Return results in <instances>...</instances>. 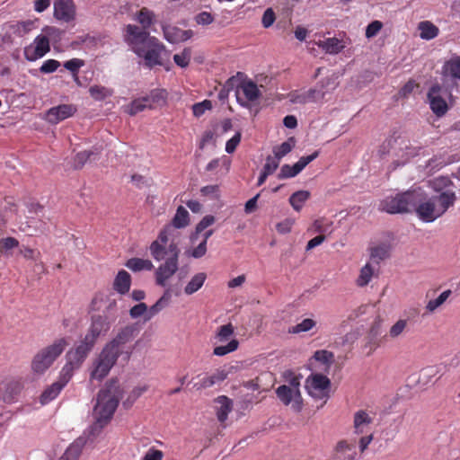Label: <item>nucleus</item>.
Returning a JSON list of instances; mask_svg holds the SVG:
<instances>
[{"instance_id":"nucleus-1","label":"nucleus","mask_w":460,"mask_h":460,"mask_svg":"<svg viewBox=\"0 0 460 460\" xmlns=\"http://www.w3.org/2000/svg\"><path fill=\"white\" fill-rule=\"evenodd\" d=\"M137 333L134 324L120 328L116 336L102 349L99 357L93 363L91 378L101 381L116 364L118 358L124 353L127 343L132 341Z\"/></svg>"},{"instance_id":"nucleus-2","label":"nucleus","mask_w":460,"mask_h":460,"mask_svg":"<svg viewBox=\"0 0 460 460\" xmlns=\"http://www.w3.org/2000/svg\"><path fill=\"white\" fill-rule=\"evenodd\" d=\"M122 394L119 383L114 380L106 384L105 387L99 392L97 402L93 408L95 423L93 426V431H100L111 420Z\"/></svg>"},{"instance_id":"nucleus-3","label":"nucleus","mask_w":460,"mask_h":460,"mask_svg":"<svg viewBox=\"0 0 460 460\" xmlns=\"http://www.w3.org/2000/svg\"><path fill=\"white\" fill-rule=\"evenodd\" d=\"M150 253L152 257L157 261L165 260L155 272V283L161 287H167L168 280L176 273L178 270V258L180 254V249L174 243H171L168 245V249L163 247L158 242H153L150 245Z\"/></svg>"},{"instance_id":"nucleus-4","label":"nucleus","mask_w":460,"mask_h":460,"mask_svg":"<svg viewBox=\"0 0 460 460\" xmlns=\"http://www.w3.org/2000/svg\"><path fill=\"white\" fill-rule=\"evenodd\" d=\"M415 193L419 194L420 201L413 208V210L425 222H433L441 217L456 200V195L453 191H444L427 199L420 189L415 190Z\"/></svg>"},{"instance_id":"nucleus-5","label":"nucleus","mask_w":460,"mask_h":460,"mask_svg":"<svg viewBox=\"0 0 460 460\" xmlns=\"http://www.w3.org/2000/svg\"><path fill=\"white\" fill-rule=\"evenodd\" d=\"M419 201V194H416L415 190H413L382 200L379 210L390 214L411 212Z\"/></svg>"},{"instance_id":"nucleus-6","label":"nucleus","mask_w":460,"mask_h":460,"mask_svg":"<svg viewBox=\"0 0 460 460\" xmlns=\"http://www.w3.org/2000/svg\"><path fill=\"white\" fill-rule=\"evenodd\" d=\"M66 346L65 339H59L53 344L40 349L32 358V371L37 374L44 373L63 352Z\"/></svg>"},{"instance_id":"nucleus-7","label":"nucleus","mask_w":460,"mask_h":460,"mask_svg":"<svg viewBox=\"0 0 460 460\" xmlns=\"http://www.w3.org/2000/svg\"><path fill=\"white\" fill-rule=\"evenodd\" d=\"M43 31L45 34L37 36L33 44L24 49V56L27 60L35 61L49 51V37L55 34V32L58 31V29L55 27H46Z\"/></svg>"},{"instance_id":"nucleus-8","label":"nucleus","mask_w":460,"mask_h":460,"mask_svg":"<svg viewBox=\"0 0 460 460\" xmlns=\"http://www.w3.org/2000/svg\"><path fill=\"white\" fill-rule=\"evenodd\" d=\"M164 49V46L156 38H152L143 47H137L135 53L144 58L146 66L153 67L162 65L161 53Z\"/></svg>"},{"instance_id":"nucleus-9","label":"nucleus","mask_w":460,"mask_h":460,"mask_svg":"<svg viewBox=\"0 0 460 460\" xmlns=\"http://www.w3.org/2000/svg\"><path fill=\"white\" fill-rule=\"evenodd\" d=\"M276 394L283 404H291V408L295 411L298 412L302 410L303 398L300 390H294L286 385H282L276 389Z\"/></svg>"},{"instance_id":"nucleus-10","label":"nucleus","mask_w":460,"mask_h":460,"mask_svg":"<svg viewBox=\"0 0 460 460\" xmlns=\"http://www.w3.org/2000/svg\"><path fill=\"white\" fill-rule=\"evenodd\" d=\"M125 31V41L132 47L134 52H136L137 47H143L149 42L150 39L153 38L150 37L149 32L146 30L139 28L137 25H127Z\"/></svg>"},{"instance_id":"nucleus-11","label":"nucleus","mask_w":460,"mask_h":460,"mask_svg":"<svg viewBox=\"0 0 460 460\" xmlns=\"http://www.w3.org/2000/svg\"><path fill=\"white\" fill-rule=\"evenodd\" d=\"M330 385V379L322 374H312L305 380V389L313 397H323Z\"/></svg>"},{"instance_id":"nucleus-12","label":"nucleus","mask_w":460,"mask_h":460,"mask_svg":"<svg viewBox=\"0 0 460 460\" xmlns=\"http://www.w3.org/2000/svg\"><path fill=\"white\" fill-rule=\"evenodd\" d=\"M95 343L96 341L93 338L85 335L75 349L67 353V359L72 360V363H75V366H80L92 351Z\"/></svg>"},{"instance_id":"nucleus-13","label":"nucleus","mask_w":460,"mask_h":460,"mask_svg":"<svg viewBox=\"0 0 460 460\" xmlns=\"http://www.w3.org/2000/svg\"><path fill=\"white\" fill-rule=\"evenodd\" d=\"M111 323L112 322L109 317L101 314L93 315L86 335L96 341L99 336L105 335L109 332Z\"/></svg>"},{"instance_id":"nucleus-14","label":"nucleus","mask_w":460,"mask_h":460,"mask_svg":"<svg viewBox=\"0 0 460 460\" xmlns=\"http://www.w3.org/2000/svg\"><path fill=\"white\" fill-rule=\"evenodd\" d=\"M54 16L66 22H72L75 17V6L73 0H56L54 2Z\"/></svg>"},{"instance_id":"nucleus-15","label":"nucleus","mask_w":460,"mask_h":460,"mask_svg":"<svg viewBox=\"0 0 460 460\" xmlns=\"http://www.w3.org/2000/svg\"><path fill=\"white\" fill-rule=\"evenodd\" d=\"M326 93L322 87L311 88L303 93H293L290 95V102L293 103L305 104L308 102H317L325 99Z\"/></svg>"},{"instance_id":"nucleus-16","label":"nucleus","mask_w":460,"mask_h":460,"mask_svg":"<svg viewBox=\"0 0 460 460\" xmlns=\"http://www.w3.org/2000/svg\"><path fill=\"white\" fill-rule=\"evenodd\" d=\"M441 90V86L436 84L431 86L428 93L430 108L437 116H442L447 111V104L440 95Z\"/></svg>"},{"instance_id":"nucleus-17","label":"nucleus","mask_w":460,"mask_h":460,"mask_svg":"<svg viewBox=\"0 0 460 460\" xmlns=\"http://www.w3.org/2000/svg\"><path fill=\"white\" fill-rule=\"evenodd\" d=\"M76 108L72 104H61L49 109L46 114V119L51 124H58L75 114Z\"/></svg>"},{"instance_id":"nucleus-18","label":"nucleus","mask_w":460,"mask_h":460,"mask_svg":"<svg viewBox=\"0 0 460 460\" xmlns=\"http://www.w3.org/2000/svg\"><path fill=\"white\" fill-rule=\"evenodd\" d=\"M239 89L242 91L247 102H253L257 100L261 95L260 90L254 82L251 80L243 81L240 84L237 85L236 91L237 101L242 105H245V103L242 102V99L239 96Z\"/></svg>"},{"instance_id":"nucleus-19","label":"nucleus","mask_w":460,"mask_h":460,"mask_svg":"<svg viewBox=\"0 0 460 460\" xmlns=\"http://www.w3.org/2000/svg\"><path fill=\"white\" fill-rule=\"evenodd\" d=\"M86 443V437L81 436L77 438L69 445L58 460H78Z\"/></svg>"},{"instance_id":"nucleus-20","label":"nucleus","mask_w":460,"mask_h":460,"mask_svg":"<svg viewBox=\"0 0 460 460\" xmlns=\"http://www.w3.org/2000/svg\"><path fill=\"white\" fill-rule=\"evenodd\" d=\"M355 446L342 440L337 444L332 455V460H355Z\"/></svg>"},{"instance_id":"nucleus-21","label":"nucleus","mask_w":460,"mask_h":460,"mask_svg":"<svg viewBox=\"0 0 460 460\" xmlns=\"http://www.w3.org/2000/svg\"><path fill=\"white\" fill-rule=\"evenodd\" d=\"M228 373L225 370H217L216 373L209 376L201 378L198 382L193 383V388L197 390L206 389L213 386L214 385L224 381L227 377Z\"/></svg>"},{"instance_id":"nucleus-22","label":"nucleus","mask_w":460,"mask_h":460,"mask_svg":"<svg viewBox=\"0 0 460 460\" xmlns=\"http://www.w3.org/2000/svg\"><path fill=\"white\" fill-rule=\"evenodd\" d=\"M172 287H168L164 295L156 301L155 305H153L150 308L147 307L146 314V321L150 320L153 318L155 314H157L162 309L166 307L172 297Z\"/></svg>"},{"instance_id":"nucleus-23","label":"nucleus","mask_w":460,"mask_h":460,"mask_svg":"<svg viewBox=\"0 0 460 460\" xmlns=\"http://www.w3.org/2000/svg\"><path fill=\"white\" fill-rule=\"evenodd\" d=\"M217 403V416L218 420L223 423L228 417V413L233 409V402L226 396H218L216 399Z\"/></svg>"},{"instance_id":"nucleus-24","label":"nucleus","mask_w":460,"mask_h":460,"mask_svg":"<svg viewBox=\"0 0 460 460\" xmlns=\"http://www.w3.org/2000/svg\"><path fill=\"white\" fill-rule=\"evenodd\" d=\"M373 422V418L366 411L360 410L354 414V428L357 434L367 431V428Z\"/></svg>"},{"instance_id":"nucleus-25","label":"nucleus","mask_w":460,"mask_h":460,"mask_svg":"<svg viewBox=\"0 0 460 460\" xmlns=\"http://www.w3.org/2000/svg\"><path fill=\"white\" fill-rule=\"evenodd\" d=\"M131 278L128 272L124 270L119 271L113 282V288L120 294H126L130 288Z\"/></svg>"},{"instance_id":"nucleus-26","label":"nucleus","mask_w":460,"mask_h":460,"mask_svg":"<svg viewBox=\"0 0 460 460\" xmlns=\"http://www.w3.org/2000/svg\"><path fill=\"white\" fill-rule=\"evenodd\" d=\"M420 37L423 40H432L438 35V28L429 21L420 22L418 24Z\"/></svg>"},{"instance_id":"nucleus-27","label":"nucleus","mask_w":460,"mask_h":460,"mask_svg":"<svg viewBox=\"0 0 460 460\" xmlns=\"http://www.w3.org/2000/svg\"><path fill=\"white\" fill-rule=\"evenodd\" d=\"M98 159V153L94 150H85L76 154L74 158V169H81L87 161H95Z\"/></svg>"},{"instance_id":"nucleus-28","label":"nucleus","mask_w":460,"mask_h":460,"mask_svg":"<svg viewBox=\"0 0 460 460\" xmlns=\"http://www.w3.org/2000/svg\"><path fill=\"white\" fill-rule=\"evenodd\" d=\"M206 279L207 275L204 272L194 275L184 288L185 294L192 295L197 292L203 286Z\"/></svg>"},{"instance_id":"nucleus-29","label":"nucleus","mask_w":460,"mask_h":460,"mask_svg":"<svg viewBox=\"0 0 460 460\" xmlns=\"http://www.w3.org/2000/svg\"><path fill=\"white\" fill-rule=\"evenodd\" d=\"M126 266L133 271H140L143 270H151L154 268L151 261L141 258L129 259Z\"/></svg>"},{"instance_id":"nucleus-30","label":"nucleus","mask_w":460,"mask_h":460,"mask_svg":"<svg viewBox=\"0 0 460 460\" xmlns=\"http://www.w3.org/2000/svg\"><path fill=\"white\" fill-rule=\"evenodd\" d=\"M63 389L59 384L57 382L53 383L51 385L47 387L40 397V402L41 404H47L53 399H55Z\"/></svg>"},{"instance_id":"nucleus-31","label":"nucleus","mask_w":460,"mask_h":460,"mask_svg":"<svg viewBox=\"0 0 460 460\" xmlns=\"http://www.w3.org/2000/svg\"><path fill=\"white\" fill-rule=\"evenodd\" d=\"M319 47L330 54H337L344 48L341 41L336 38H329L326 40L321 41Z\"/></svg>"},{"instance_id":"nucleus-32","label":"nucleus","mask_w":460,"mask_h":460,"mask_svg":"<svg viewBox=\"0 0 460 460\" xmlns=\"http://www.w3.org/2000/svg\"><path fill=\"white\" fill-rule=\"evenodd\" d=\"M310 192L307 190H298L293 193L289 198V203L296 211H300L303 204L309 199Z\"/></svg>"},{"instance_id":"nucleus-33","label":"nucleus","mask_w":460,"mask_h":460,"mask_svg":"<svg viewBox=\"0 0 460 460\" xmlns=\"http://www.w3.org/2000/svg\"><path fill=\"white\" fill-rule=\"evenodd\" d=\"M295 146V141L293 137L288 138L281 145L273 148V157L280 162V160L288 155Z\"/></svg>"},{"instance_id":"nucleus-34","label":"nucleus","mask_w":460,"mask_h":460,"mask_svg":"<svg viewBox=\"0 0 460 460\" xmlns=\"http://www.w3.org/2000/svg\"><path fill=\"white\" fill-rule=\"evenodd\" d=\"M80 366H75V363H72V360L67 359V363L63 367L59 379L57 381L60 386L64 387L68 381L71 379L74 369L79 367Z\"/></svg>"},{"instance_id":"nucleus-35","label":"nucleus","mask_w":460,"mask_h":460,"mask_svg":"<svg viewBox=\"0 0 460 460\" xmlns=\"http://www.w3.org/2000/svg\"><path fill=\"white\" fill-rule=\"evenodd\" d=\"M33 22L31 21L19 22L9 26L10 33L15 34L18 37H23L32 28Z\"/></svg>"},{"instance_id":"nucleus-36","label":"nucleus","mask_w":460,"mask_h":460,"mask_svg":"<svg viewBox=\"0 0 460 460\" xmlns=\"http://www.w3.org/2000/svg\"><path fill=\"white\" fill-rule=\"evenodd\" d=\"M445 70L453 78L460 79V57H456L445 64Z\"/></svg>"},{"instance_id":"nucleus-37","label":"nucleus","mask_w":460,"mask_h":460,"mask_svg":"<svg viewBox=\"0 0 460 460\" xmlns=\"http://www.w3.org/2000/svg\"><path fill=\"white\" fill-rule=\"evenodd\" d=\"M137 20L142 25L143 29L147 30L154 22V13L144 7L139 11Z\"/></svg>"},{"instance_id":"nucleus-38","label":"nucleus","mask_w":460,"mask_h":460,"mask_svg":"<svg viewBox=\"0 0 460 460\" xmlns=\"http://www.w3.org/2000/svg\"><path fill=\"white\" fill-rule=\"evenodd\" d=\"M439 373V368L436 366H430L423 368L420 373L419 382L428 385L432 381V377Z\"/></svg>"},{"instance_id":"nucleus-39","label":"nucleus","mask_w":460,"mask_h":460,"mask_svg":"<svg viewBox=\"0 0 460 460\" xmlns=\"http://www.w3.org/2000/svg\"><path fill=\"white\" fill-rule=\"evenodd\" d=\"M189 213L183 207H179L172 219L173 226L181 228L188 225Z\"/></svg>"},{"instance_id":"nucleus-40","label":"nucleus","mask_w":460,"mask_h":460,"mask_svg":"<svg viewBox=\"0 0 460 460\" xmlns=\"http://www.w3.org/2000/svg\"><path fill=\"white\" fill-rule=\"evenodd\" d=\"M389 256V247L385 244H381L372 248L371 259L379 263L381 261L386 259Z\"/></svg>"},{"instance_id":"nucleus-41","label":"nucleus","mask_w":460,"mask_h":460,"mask_svg":"<svg viewBox=\"0 0 460 460\" xmlns=\"http://www.w3.org/2000/svg\"><path fill=\"white\" fill-rule=\"evenodd\" d=\"M374 270L370 266V264H366L360 270V274L357 279V284L359 287H365L367 286L373 276Z\"/></svg>"},{"instance_id":"nucleus-42","label":"nucleus","mask_w":460,"mask_h":460,"mask_svg":"<svg viewBox=\"0 0 460 460\" xmlns=\"http://www.w3.org/2000/svg\"><path fill=\"white\" fill-rule=\"evenodd\" d=\"M147 388H148L147 385L135 387L130 392L128 398L125 401H123V402H122L123 406L127 409L130 408L133 405V403L135 402V401L139 396H141L147 390Z\"/></svg>"},{"instance_id":"nucleus-43","label":"nucleus","mask_w":460,"mask_h":460,"mask_svg":"<svg viewBox=\"0 0 460 460\" xmlns=\"http://www.w3.org/2000/svg\"><path fill=\"white\" fill-rule=\"evenodd\" d=\"M181 29L173 26H164L163 31L164 38L171 43L181 42Z\"/></svg>"},{"instance_id":"nucleus-44","label":"nucleus","mask_w":460,"mask_h":460,"mask_svg":"<svg viewBox=\"0 0 460 460\" xmlns=\"http://www.w3.org/2000/svg\"><path fill=\"white\" fill-rule=\"evenodd\" d=\"M191 58V49L185 48L181 53L173 56L175 64L181 67H186L189 66Z\"/></svg>"},{"instance_id":"nucleus-45","label":"nucleus","mask_w":460,"mask_h":460,"mask_svg":"<svg viewBox=\"0 0 460 460\" xmlns=\"http://www.w3.org/2000/svg\"><path fill=\"white\" fill-rule=\"evenodd\" d=\"M450 294H451V290H446V291L442 292L438 296V297L429 301V303L426 305V309L429 313L434 312L438 307H439L441 305H443L445 303V301L448 298Z\"/></svg>"},{"instance_id":"nucleus-46","label":"nucleus","mask_w":460,"mask_h":460,"mask_svg":"<svg viewBox=\"0 0 460 460\" xmlns=\"http://www.w3.org/2000/svg\"><path fill=\"white\" fill-rule=\"evenodd\" d=\"M239 342L237 340L234 339L230 341L225 346H217L214 349V355L216 356H225L230 352H233L237 349Z\"/></svg>"},{"instance_id":"nucleus-47","label":"nucleus","mask_w":460,"mask_h":460,"mask_svg":"<svg viewBox=\"0 0 460 460\" xmlns=\"http://www.w3.org/2000/svg\"><path fill=\"white\" fill-rule=\"evenodd\" d=\"M89 93L93 98L101 101L111 95V90L101 85H93L89 88Z\"/></svg>"},{"instance_id":"nucleus-48","label":"nucleus","mask_w":460,"mask_h":460,"mask_svg":"<svg viewBox=\"0 0 460 460\" xmlns=\"http://www.w3.org/2000/svg\"><path fill=\"white\" fill-rule=\"evenodd\" d=\"M234 333V327L231 323H227L219 327L216 334L217 342L226 341Z\"/></svg>"},{"instance_id":"nucleus-49","label":"nucleus","mask_w":460,"mask_h":460,"mask_svg":"<svg viewBox=\"0 0 460 460\" xmlns=\"http://www.w3.org/2000/svg\"><path fill=\"white\" fill-rule=\"evenodd\" d=\"M147 102H149V98L135 100L128 107V112L131 116L136 115L137 113L143 111L147 107Z\"/></svg>"},{"instance_id":"nucleus-50","label":"nucleus","mask_w":460,"mask_h":460,"mask_svg":"<svg viewBox=\"0 0 460 460\" xmlns=\"http://www.w3.org/2000/svg\"><path fill=\"white\" fill-rule=\"evenodd\" d=\"M315 325V322L312 319H305L300 323L293 326L289 332L293 333H298L302 332L310 331Z\"/></svg>"},{"instance_id":"nucleus-51","label":"nucleus","mask_w":460,"mask_h":460,"mask_svg":"<svg viewBox=\"0 0 460 460\" xmlns=\"http://www.w3.org/2000/svg\"><path fill=\"white\" fill-rule=\"evenodd\" d=\"M117 313L118 307L116 300L109 299L102 315L105 317H109V319H111V321L113 323L117 317Z\"/></svg>"},{"instance_id":"nucleus-52","label":"nucleus","mask_w":460,"mask_h":460,"mask_svg":"<svg viewBox=\"0 0 460 460\" xmlns=\"http://www.w3.org/2000/svg\"><path fill=\"white\" fill-rule=\"evenodd\" d=\"M407 327V321L403 319L398 320L391 328L389 331V335L391 338L395 339L399 337L405 328Z\"/></svg>"},{"instance_id":"nucleus-53","label":"nucleus","mask_w":460,"mask_h":460,"mask_svg":"<svg viewBox=\"0 0 460 460\" xmlns=\"http://www.w3.org/2000/svg\"><path fill=\"white\" fill-rule=\"evenodd\" d=\"M84 66V61L79 58H72L64 63V67L69 70L75 77L80 67Z\"/></svg>"},{"instance_id":"nucleus-54","label":"nucleus","mask_w":460,"mask_h":460,"mask_svg":"<svg viewBox=\"0 0 460 460\" xmlns=\"http://www.w3.org/2000/svg\"><path fill=\"white\" fill-rule=\"evenodd\" d=\"M279 163L280 162L279 160H277L271 155H269L266 158V163L261 172L268 175H270L278 169Z\"/></svg>"},{"instance_id":"nucleus-55","label":"nucleus","mask_w":460,"mask_h":460,"mask_svg":"<svg viewBox=\"0 0 460 460\" xmlns=\"http://www.w3.org/2000/svg\"><path fill=\"white\" fill-rule=\"evenodd\" d=\"M314 357L317 361L326 364L327 366H330L334 358L333 353L327 350H317Z\"/></svg>"},{"instance_id":"nucleus-56","label":"nucleus","mask_w":460,"mask_h":460,"mask_svg":"<svg viewBox=\"0 0 460 460\" xmlns=\"http://www.w3.org/2000/svg\"><path fill=\"white\" fill-rule=\"evenodd\" d=\"M295 165L290 166L288 164H284L280 168V172L278 174V178L279 180L292 178L297 175L299 172L296 171Z\"/></svg>"},{"instance_id":"nucleus-57","label":"nucleus","mask_w":460,"mask_h":460,"mask_svg":"<svg viewBox=\"0 0 460 460\" xmlns=\"http://www.w3.org/2000/svg\"><path fill=\"white\" fill-rule=\"evenodd\" d=\"M319 155L318 151L314 152L310 155L302 156L297 163H296L294 165L296 167V171L300 172L309 163L314 161Z\"/></svg>"},{"instance_id":"nucleus-58","label":"nucleus","mask_w":460,"mask_h":460,"mask_svg":"<svg viewBox=\"0 0 460 460\" xmlns=\"http://www.w3.org/2000/svg\"><path fill=\"white\" fill-rule=\"evenodd\" d=\"M59 66L60 63L58 60L49 59L42 64L40 71L43 74L53 73L58 68Z\"/></svg>"},{"instance_id":"nucleus-59","label":"nucleus","mask_w":460,"mask_h":460,"mask_svg":"<svg viewBox=\"0 0 460 460\" xmlns=\"http://www.w3.org/2000/svg\"><path fill=\"white\" fill-rule=\"evenodd\" d=\"M212 108V104L210 101L205 100L201 102L196 103L193 105V114L196 117H199L204 114L206 110H210Z\"/></svg>"},{"instance_id":"nucleus-60","label":"nucleus","mask_w":460,"mask_h":460,"mask_svg":"<svg viewBox=\"0 0 460 460\" xmlns=\"http://www.w3.org/2000/svg\"><path fill=\"white\" fill-rule=\"evenodd\" d=\"M383 24L379 21L370 22L366 29V37L370 39L375 37L382 29Z\"/></svg>"},{"instance_id":"nucleus-61","label":"nucleus","mask_w":460,"mask_h":460,"mask_svg":"<svg viewBox=\"0 0 460 460\" xmlns=\"http://www.w3.org/2000/svg\"><path fill=\"white\" fill-rule=\"evenodd\" d=\"M146 311L147 305L145 303H139L130 309L129 314L134 319L143 315L146 317Z\"/></svg>"},{"instance_id":"nucleus-62","label":"nucleus","mask_w":460,"mask_h":460,"mask_svg":"<svg viewBox=\"0 0 460 460\" xmlns=\"http://www.w3.org/2000/svg\"><path fill=\"white\" fill-rule=\"evenodd\" d=\"M276 20L275 13L271 8L266 9L262 15L261 23L264 28L270 27Z\"/></svg>"},{"instance_id":"nucleus-63","label":"nucleus","mask_w":460,"mask_h":460,"mask_svg":"<svg viewBox=\"0 0 460 460\" xmlns=\"http://www.w3.org/2000/svg\"><path fill=\"white\" fill-rule=\"evenodd\" d=\"M294 223V219L287 218L284 221L278 223L276 228L279 234H288L291 231Z\"/></svg>"},{"instance_id":"nucleus-64","label":"nucleus","mask_w":460,"mask_h":460,"mask_svg":"<svg viewBox=\"0 0 460 460\" xmlns=\"http://www.w3.org/2000/svg\"><path fill=\"white\" fill-rule=\"evenodd\" d=\"M164 454L162 451L155 448H150L145 455L142 460H162Z\"/></svg>"}]
</instances>
